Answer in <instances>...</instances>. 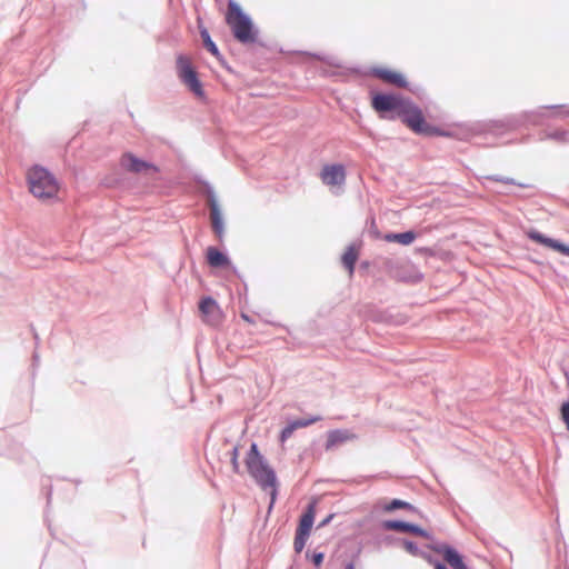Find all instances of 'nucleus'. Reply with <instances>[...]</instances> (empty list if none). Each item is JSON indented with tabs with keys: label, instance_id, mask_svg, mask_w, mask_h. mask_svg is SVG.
Here are the masks:
<instances>
[{
	"label": "nucleus",
	"instance_id": "obj_1",
	"mask_svg": "<svg viewBox=\"0 0 569 569\" xmlns=\"http://www.w3.org/2000/svg\"><path fill=\"white\" fill-rule=\"evenodd\" d=\"M549 118L569 119V104H543L532 110L509 113L500 119L446 122L441 124L439 137L470 142L476 137L502 136L531 126H542Z\"/></svg>",
	"mask_w": 569,
	"mask_h": 569
},
{
	"label": "nucleus",
	"instance_id": "obj_2",
	"mask_svg": "<svg viewBox=\"0 0 569 569\" xmlns=\"http://www.w3.org/2000/svg\"><path fill=\"white\" fill-rule=\"evenodd\" d=\"M372 110L382 120H401L413 133L423 138L440 136L441 124L427 121L423 109L412 98L390 90L369 92Z\"/></svg>",
	"mask_w": 569,
	"mask_h": 569
},
{
	"label": "nucleus",
	"instance_id": "obj_3",
	"mask_svg": "<svg viewBox=\"0 0 569 569\" xmlns=\"http://www.w3.org/2000/svg\"><path fill=\"white\" fill-rule=\"evenodd\" d=\"M241 443L238 441L228 451L231 470L234 475L243 476L244 472L252 481L264 491L268 497V506L263 527H266L280 496L281 482L274 467L270 463L264 453L260 450L258 442L251 441L249 448L244 452L243 465H240Z\"/></svg>",
	"mask_w": 569,
	"mask_h": 569
},
{
	"label": "nucleus",
	"instance_id": "obj_4",
	"mask_svg": "<svg viewBox=\"0 0 569 569\" xmlns=\"http://www.w3.org/2000/svg\"><path fill=\"white\" fill-rule=\"evenodd\" d=\"M218 3L221 0H216ZM229 7L224 14L226 24L229 27L233 39L246 48H262L271 50V46L260 38V29L252 17L244 11L237 0H226Z\"/></svg>",
	"mask_w": 569,
	"mask_h": 569
},
{
	"label": "nucleus",
	"instance_id": "obj_5",
	"mask_svg": "<svg viewBox=\"0 0 569 569\" xmlns=\"http://www.w3.org/2000/svg\"><path fill=\"white\" fill-rule=\"evenodd\" d=\"M60 184L56 174L43 164H32L27 173V186L30 193L42 202H58Z\"/></svg>",
	"mask_w": 569,
	"mask_h": 569
},
{
	"label": "nucleus",
	"instance_id": "obj_6",
	"mask_svg": "<svg viewBox=\"0 0 569 569\" xmlns=\"http://www.w3.org/2000/svg\"><path fill=\"white\" fill-rule=\"evenodd\" d=\"M174 72L179 82L198 102L202 104L210 103L200 73L184 52L176 53Z\"/></svg>",
	"mask_w": 569,
	"mask_h": 569
},
{
	"label": "nucleus",
	"instance_id": "obj_7",
	"mask_svg": "<svg viewBox=\"0 0 569 569\" xmlns=\"http://www.w3.org/2000/svg\"><path fill=\"white\" fill-rule=\"evenodd\" d=\"M379 268L396 282L416 286L425 279V274L409 259L383 257Z\"/></svg>",
	"mask_w": 569,
	"mask_h": 569
},
{
	"label": "nucleus",
	"instance_id": "obj_8",
	"mask_svg": "<svg viewBox=\"0 0 569 569\" xmlns=\"http://www.w3.org/2000/svg\"><path fill=\"white\" fill-rule=\"evenodd\" d=\"M368 73L373 77L380 78L398 88L408 90L418 99H422V96L426 93L425 88L422 86L411 83L408 80L406 73L398 69H393L391 67L383 64H373L369 67Z\"/></svg>",
	"mask_w": 569,
	"mask_h": 569
},
{
	"label": "nucleus",
	"instance_id": "obj_9",
	"mask_svg": "<svg viewBox=\"0 0 569 569\" xmlns=\"http://www.w3.org/2000/svg\"><path fill=\"white\" fill-rule=\"evenodd\" d=\"M347 176V166L338 161L323 163L319 171L322 183L329 187L335 196L345 192Z\"/></svg>",
	"mask_w": 569,
	"mask_h": 569
},
{
	"label": "nucleus",
	"instance_id": "obj_10",
	"mask_svg": "<svg viewBox=\"0 0 569 569\" xmlns=\"http://www.w3.org/2000/svg\"><path fill=\"white\" fill-rule=\"evenodd\" d=\"M198 310L202 322L211 327L221 326L226 319L224 311L218 300L211 295H206L200 298Z\"/></svg>",
	"mask_w": 569,
	"mask_h": 569
},
{
	"label": "nucleus",
	"instance_id": "obj_11",
	"mask_svg": "<svg viewBox=\"0 0 569 569\" xmlns=\"http://www.w3.org/2000/svg\"><path fill=\"white\" fill-rule=\"evenodd\" d=\"M361 315L366 320L378 325L402 326L408 321V316L393 315L388 309H379L373 303H366L361 309Z\"/></svg>",
	"mask_w": 569,
	"mask_h": 569
},
{
	"label": "nucleus",
	"instance_id": "obj_12",
	"mask_svg": "<svg viewBox=\"0 0 569 569\" xmlns=\"http://www.w3.org/2000/svg\"><path fill=\"white\" fill-rule=\"evenodd\" d=\"M380 527L398 531V532H409L412 535H416L418 537L428 539V540H435V535L431 530L422 527L421 525L409 521L401 518H389V519H382L380 520Z\"/></svg>",
	"mask_w": 569,
	"mask_h": 569
},
{
	"label": "nucleus",
	"instance_id": "obj_13",
	"mask_svg": "<svg viewBox=\"0 0 569 569\" xmlns=\"http://www.w3.org/2000/svg\"><path fill=\"white\" fill-rule=\"evenodd\" d=\"M121 166L129 172L156 176L160 173V167L152 160L124 151L121 157Z\"/></svg>",
	"mask_w": 569,
	"mask_h": 569
},
{
	"label": "nucleus",
	"instance_id": "obj_14",
	"mask_svg": "<svg viewBox=\"0 0 569 569\" xmlns=\"http://www.w3.org/2000/svg\"><path fill=\"white\" fill-rule=\"evenodd\" d=\"M222 248H218L216 246H208L206 249V260L209 266L213 268H223L231 271L239 280H242V274L240 273L237 266L232 262L230 254L226 247L221 244Z\"/></svg>",
	"mask_w": 569,
	"mask_h": 569
},
{
	"label": "nucleus",
	"instance_id": "obj_15",
	"mask_svg": "<svg viewBox=\"0 0 569 569\" xmlns=\"http://www.w3.org/2000/svg\"><path fill=\"white\" fill-rule=\"evenodd\" d=\"M321 415H307L303 417H288L286 422L278 432V442L283 445L292 435L301 428H307L316 422L321 421Z\"/></svg>",
	"mask_w": 569,
	"mask_h": 569
},
{
	"label": "nucleus",
	"instance_id": "obj_16",
	"mask_svg": "<svg viewBox=\"0 0 569 569\" xmlns=\"http://www.w3.org/2000/svg\"><path fill=\"white\" fill-rule=\"evenodd\" d=\"M427 548L441 553L445 560L453 569H460L467 563L465 555L457 547L447 541H440L435 538V540H430V543L427 545Z\"/></svg>",
	"mask_w": 569,
	"mask_h": 569
},
{
	"label": "nucleus",
	"instance_id": "obj_17",
	"mask_svg": "<svg viewBox=\"0 0 569 569\" xmlns=\"http://www.w3.org/2000/svg\"><path fill=\"white\" fill-rule=\"evenodd\" d=\"M376 507L380 512L393 513L399 510L417 515L420 519L426 520V515L415 505L400 498H380L376 501Z\"/></svg>",
	"mask_w": 569,
	"mask_h": 569
},
{
	"label": "nucleus",
	"instance_id": "obj_18",
	"mask_svg": "<svg viewBox=\"0 0 569 569\" xmlns=\"http://www.w3.org/2000/svg\"><path fill=\"white\" fill-rule=\"evenodd\" d=\"M325 437L326 451H333L348 442L359 439V436L352 429L347 428L330 429L325 433Z\"/></svg>",
	"mask_w": 569,
	"mask_h": 569
},
{
	"label": "nucleus",
	"instance_id": "obj_19",
	"mask_svg": "<svg viewBox=\"0 0 569 569\" xmlns=\"http://www.w3.org/2000/svg\"><path fill=\"white\" fill-rule=\"evenodd\" d=\"M363 247V240L361 237L355 239L346 246L342 253L340 254V264L346 270L349 277H352L356 272V262L359 258L360 250Z\"/></svg>",
	"mask_w": 569,
	"mask_h": 569
},
{
	"label": "nucleus",
	"instance_id": "obj_20",
	"mask_svg": "<svg viewBox=\"0 0 569 569\" xmlns=\"http://www.w3.org/2000/svg\"><path fill=\"white\" fill-rule=\"evenodd\" d=\"M319 502H320V498L318 496H312L309 499L308 503L306 505V507L299 518L296 530H299L302 532L305 531L306 533L311 535L312 528H313L315 521H316L317 507H318Z\"/></svg>",
	"mask_w": 569,
	"mask_h": 569
},
{
	"label": "nucleus",
	"instance_id": "obj_21",
	"mask_svg": "<svg viewBox=\"0 0 569 569\" xmlns=\"http://www.w3.org/2000/svg\"><path fill=\"white\" fill-rule=\"evenodd\" d=\"M523 234L528 240L552 252H557L559 242L561 240L560 238H555L540 231L536 227L525 228Z\"/></svg>",
	"mask_w": 569,
	"mask_h": 569
},
{
	"label": "nucleus",
	"instance_id": "obj_22",
	"mask_svg": "<svg viewBox=\"0 0 569 569\" xmlns=\"http://www.w3.org/2000/svg\"><path fill=\"white\" fill-rule=\"evenodd\" d=\"M212 214V231L220 244L224 242L226 236V217L221 203L210 206Z\"/></svg>",
	"mask_w": 569,
	"mask_h": 569
},
{
	"label": "nucleus",
	"instance_id": "obj_23",
	"mask_svg": "<svg viewBox=\"0 0 569 569\" xmlns=\"http://www.w3.org/2000/svg\"><path fill=\"white\" fill-rule=\"evenodd\" d=\"M419 237V232L415 229H408L406 231H388L385 232V241L389 243H398L403 247H408L412 244L417 238Z\"/></svg>",
	"mask_w": 569,
	"mask_h": 569
},
{
	"label": "nucleus",
	"instance_id": "obj_24",
	"mask_svg": "<svg viewBox=\"0 0 569 569\" xmlns=\"http://www.w3.org/2000/svg\"><path fill=\"white\" fill-rule=\"evenodd\" d=\"M363 551V542L362 541H353L349 546L346 547L342 553V565H353L357 566L360 563V557Z\"/></svg>",
	"mask_w": 569,
	"mask_h": 569
},
{
	"label": "nucleus",
	"instance_id": "obj_25",
	"mask_svg": "<svg viewBox=\"0 0 569 569\" xmlns=\"http://www.w3.org/2000/svg\"><path fill=\"white\" fill-rule=\"evenodd\" d=\"M199 33L202 39L204 49L217 60H223V54L221 53L218 44L211 38L208 28L204 27L202 23L199 27Z\"/></svg>",
	"mask_w": 569,
	"mask_h": 569
},
{
	"label": "nucleus",
	"instance_id": "obj_26",
	"mask_svg": "<svg viewBox=\"0 0 569 569\" xmlns=\"http://www.w3.org/2000/svg\"><path fill=\"white\" fill-rule=\"evenodd\" d=\"M380 520L381 519H377L372 525L371 527L367 528V532L363 535L366 537L363 545L367 543V545H372L375 546L377 549H380L381 548V538L383 537L385 533H382L381 531L382 530H386L385 528L380 527Z\"/></svg>",
	"mask_w": 569,
	"mask_h": 569
},
{
	"label": "nucleus",
	"instance_id": "obj_27",
	"mask_svg": "<svg viewBox=\"0 0 569 569\" xmlns=\"http://www.w3.org/2000/svg\"><path fill=\"white\" fill-rule=\"evenodd\" d=\"M540 140H552L559 144H568L569 130L561 127L543 130L541 132Z\"/></svg>",
	"mask_w": 569,
	"mask_h": 569
},
{
	"label": "nucleus",
	"instance_id": "obj_28",
	"mask_svg": "<svg viewBox=\"0 0 569 569\" xmlns=\"http://www.w3.org/2000/svg\"><path fill=\"white\" fill-rule=\"evenodd\" d=\"M323 451H326L325 441L322 442L320 439H313L310 445L299 455V459L303 460L307 458H312L313 460H319Z\"/></svg>",
	"mask_w": 569,
	"mask_h": 569
},
{
	"label": "nucleus",
	"instance_id": "obj_29",
	"mask_svg": "<svg viewBox=\"0 0 569 569\" xmlns=\"http://www.w3.org/2000/svg\"><path fill=\"white\" fill-rule=\"evenodd\" d=\"M363 233H366L372 240H376V241L383 240L385 241V233L379 230L377 221H376V216L373 213H370L367 217Z\"/></svg>",
	"mask_w": 569,
	"mask_h": 569
},
{
	"label": "nucleus",
	"instance_id": "obj_30",
	"mask_svg": "<svg viewBox=\"0 0 569 569\" xmlns=\"http://www.w3.org/2000/svg\"><path fill=\"white\" fill-rule=\"evenodd\" d=\"M193 180L204 187L206 192L209 197L210 206L220 203L218 193L213 184L201 174H194Z\"/></svg>",
	"mask_w": 569,
	"mask_h": 569
},
{
	"label": "nucleus",
	"instance_id": "obj_31",
	"mask_svg": "<svg viewBox=\"0 0 569 569\" xmlns=\"http://www.w3.org/2000/svg\"><path fill=\"white\" fill-rule=\"evenodd\" d=\"M380 512L378 508L375 506V508L369 511L365 517L357 520L356 526L360 529H362V535L367 532V528L371 527V525L378 519L377 513Z\"/></svg>",
	"mask_w": 569,
	"mask_h": 569
},
{
	"label": "nucleus",
	"instance_id": "obj_32",
	"mask_svg": "<svg viewBox=\"0 0 569 569\" xmlns=\"http://www.w3.org/2000/svg\"><path fill=\"white\" fill-rule=\"evenodd\" d=\"M326 552L318 549L306 551V559L310 561L316 569H320L325 562Z\"/></svg>",
	"mask_w": 569,
	"mask_h": 569
},
{
	"label": "nucleus",
	"instance_id": "obj_33",
	"mask_svg": "<svg viewBox=\"0 0 569 569\" xmlns=\"http://www.w3.org/2000/svg\"><path fill=\"white\" fill-rule=\"evenodd\" d=\"M383 257H379V258H377L375 260H368V259L361 260L360 263H359V272H360V274L361 276H367L371 268H375L379 272H383V270L379 268V264L381 263V259Z\"/></svg>",
	"mask_w": 569,
	"mask_h": 569
},
{
	"label": "nucleus",
	"instance_id": "obj_34",
	"mask_svg": "<svg viewBox=\"0 0 569 569\" xmlns=\"http://www.w3.org/2000/svg\"><path fill=\"white\" fill-rule=\"evenodd\" d=\"M310 533H306L305 531L296 530L293 538V550L297 555L301 553L305 549L308 539L310 538Z\"/></svg>",
	"mask_w": 569,
	"mask_h": 569
},
{
	"label": "nucleus",
	"instance_id": "obj_35",
	"mask_svg": "<svg viewBox=\"0 0 569 569\" xmlns=\"http://www.w3.org/2000/svg\"><path fill=\"white\" fill-rule=\"evenodd\" d=\"M401 547L406 550V552H408L409 555L417 557V558L420 557V555L422 553V550H423L418 545L417 541L409 539V538L402 539Z\"/></svg>",
	"mask_w": 569,
	"mask_h": 569
},
{
	"label": "nucleus",
	"instance_id": "obj_36",
	"mask_svg": "<svg viewBox=\"0 0 569 569\" xmlns=\"http://www.w3.org/2000/svg\"><path fill=\"white\" fill-rule=\"evenodd\" d=\"M440 503L451 509L452 512H455L456 508L462 509L447 488H443V493L442 497L440 498Z\"/></svg>",
	"mask_w": 569,
	"mask_h": 569
},
{
	"label": "nucleus",
	"instance_id": "obj_37",
	"mask_svg": "<svg viewBox=\"0 0 569 569\" xmlns=\"http://www.w3.org/2000/svg\"><path fill=\"white\" fill-rule=\"evenodd\" d=\"M559 419L565 425L566 430L569 431V397L560 402Z\"/></svg>",
	"mask_w": 569,
	"mask_h": 569
},
{
	"label": "nucleus",
	"instance_id": "obj_38",
	"mask_svg": "<svg viewBox=\"0 0 569 569\" xmlns=\"http://www.w3.org/2000/svg\"><path fill=\"white\" fill-rule=\"evenodd\" d=\"M102 184L108 188L120 189L124 184V179L117 176H106L102 179Z\"/></svg>",
	"mask_w": 569,
	"mask_h": 569
},
{
	"label": "nucleus",
	"instance_id": "obj_39",
	"mask_svg": "<svg viewBox=\"0 0 569 569\" xmlns=\"http://www.w3.org/2000/svg\"><path fill=\"white\" fill-rule=\"evenodd\" d=\"M306 54L308 56H312L321 61H325L327 63H330L335 67H341V63L340 62H337L335 61L333 57L332 56H329L322 51H316V52H312V51H305Z\"/></svg>",
	"mask_w": 569,
	"mask_h": 569
},
{
	"label": "nucleus",
	"instance_id": "obj_40",
	"mask_svg": "<svg viewBox=\"0 0 569 569\" xmlns=\"http://www.w3.org/2000/svg\"><path fill=\"white\" fill-rule=\"evenodd\" d=\"M402 539L403 538L397 537L392 533H385L383 537L381 538V546L382 545L386 547L401 546Z\"/></svg>",
	"mask_w": 569,
	"mask_h": 569
},
{
	"label": "nucleus",
	"instance_id": "obj_41",
	"mask_svg": "<svg viewBox=\"0 0 569 569\" xmlns=\"http://www.w3.org/2000/svg\"><path fill=\"white\" fill-rule=\"evenodd\" d=\"M42 493L46 497V501H47V508L50 507L51 505V500H52V495H53V486L52 483L50 482V479H47V482H44L42 480Z\"/></svg>",
	"mask_w": 569,
	"mask_h": 569
},
{
	"label": "nucleus",
	"instance_id": "obj_42",
	"mask_svg": "<svg viewBox=\"0 0 569 569\" xmlns=\"http://www.w3.org/2000/svg\"><path fill=\"white\" fill-rule=\"evenodd\" d=\"M241 281V288L238 289V297L240 303H248V284L246 280L242 278Z\"/></svg>",
	"mask_w": 569,
	"mask_h": 569
},
{
	"label": "nucleus",
	"instance_id": "obj_43",
	"mask_svg": "<svg viewBox=\"0 0 569 569\" xmlns=\"http://www.w3.org/2000/svg\"><path fill=\"white\" fill-rule=\"evenodd\" d=\"M502 183H505V184H512V186H517V187H519V188H523V189H531V188H533V187H535V186H533V184H531V183L520 182V181L516 180L515 178L506 177V176H503Z\"/></svg>",
	"mask_w": 569,
	"mask_h": 569
},
{
	"label": "nucleus",
	"instance_id": "obj_44",
	"mask_svg": "<svg viewBox=\"0 0 569 569\" xmlns=\"http://www.w3.org/2000/svg\"><path fill=\"white\" fill-rule=\"evenodd\" d=\"M527 260L532 262V263H535V264H538V266H545L546 268L551 270L556 276H559V273L556 270V268L551 263H549V262L545 263L542 260L538 259L537 257H532V256H528Z\"/></svg>",
	"mask_w": 569,
	"mask_h": 569
},
{
	"label": "nucleus",
	"instance_id": "obj_45",
	"mask_svg": "<svg viewBox=\"0 0 569 569\" xmlns=\"http://www.w3.org/2000/svg\"><path fill=\"white\" fill-rule=\"evenodd\" d=\"M416 253L421 254L423 257H435L436 251L432 247H416Z\"/></svg>",
	"mask_w": 569,
	"mask_h": 569
},
{
	"label": "nucleus",
	"instance_id": "obj_46",
	"mask_svg": "<svg viewBox=\"0 0 569 569\" xmlns=\"http://www.w3.org/2000/svg\"><path fill=\"white\" fill-rule=\"evenodd\" d=\"M421 559L426 560L429 565L431 566H436L437 565V561H440L438 558H436L432 553L426 551V550H422V553L420 555Z\"/></svg>",
	"mask_w": 569,
	"mask_h": 569
},
{
	"label": "nucleus",
	"instance_id": "obj_47",
	"mask_svg": "<svg viewBox=\"0 0 569 569\" xmlns=\"http://www.w3.org/2000/svg\"><path fill=\"white\" fill-rule=\"evenodd\" d=\"M557 253L569 258V243L561 239L557 249Z\"/></svg>",
	"mask_w": 569,
	"mask_h": 569
},
{
	"label": "nucleus",
	"instance_id": "obj_48",
	"mask_svg": "<svg viewBox=\"0 0 569 569\" xmlns=\"http://www.w3.org/2000/svg\"><path fill=\"white\" fill-rule=\"evenodd\" d=\"M335 517H336L335 512L327 515L323 519H321L319 521V523L317 525V529L327 527L333 520Z\"/></svg>",
	"mask_w": 569,
	"mask_h": 569
},
{
	"label": "nucleus",
	"instance_id": "obj_49",
	"mask_svg": "<svg viewBox=\"0 0 569 569\" xmlns=\"http://www.w3.org/2000/svg\"><path fill=\"white\" fill-rule=\"evenodd\" d=\"M39 359H40L39 353L37 351H33V353H32V363H31V369H32V371H31V379L32 380L34 379V376H36V368H37V366L39 363Z\"/></svg>",
	"mask_w": 569,
	"mask_h": 569
},
{
	"label": "nucleus",
	"instance_id": "obj_50",
	"mask_svg": "<svg viewBox=\"0 0 569 569\" xmlns=\"http://www.w3.org/2000/svg\"><path fill=\"white\" fill-rule=\"evenodd\" d=\"M481 179L502 183L503 176H501V174H489V176L481 177Z\"/></svg>",
	"mask_w": 569,
	"mask_h": 569
},
{
	"label": "nucleus",
	"instance_id": "obj_51",
	"mask_svg": "<svg viewBox=\"0 0 569 569\" xmlns=\"http://www.w3.org/2000/svg\"><path fill=\"white\" fill-rule=\"evenodd\" d=\"M560 370H561L563 377L566 378V386L569 389V367L563 365V363H561L560 365Z\"/></svg>",
	"mask_w": 569,
	"mask_h": 569
},
{
	"label": "nucleus",
	"instance_id": "obj_52",
	"mask_svg": "<svg viewBox=\"0 0 569 569\" xmlns=\"http://www.w3.org/2000/svg\"><path fill=\"white\" fill-rule=\"evenodd\" d=\"M220 66L223 67L228 72L236 74V70L228 63L226 58L223 57V60H218Z\"/></svg>",
	"mask_w": 569,
	"mask_h": 569
},
{
	"label": "nucleus",
	"instance_id": "obj_53",
	"mask_svg": "<svg viewBox=\"0 0 569 569\" xmlns=\"http://www.w3.org/2000/svg\"><path fill=\"white\" fill-rule=\"evenodd\" d=\"M240 318H241L243 321H246L247 323H249V325H254V323H256V321H254L253 317H251V316H250V315H248L247 312H243V311H242V312L240 313Z\"/></svg>",
	"mask_w": 569,
	"mask_h": 569
},
{
	"label": "nucleus",
	"instance_id": "obj_54",
	"mask_svg": "<svg viewBox=\"0 0 569 569\" xmlns=\"http://www.w3.org/2000/svg\"><path fill=\"white\" fill-rule=\"evenodd\" d=\"M552 198H555L561 206H563L565 208L569 209V200L568 199L561 198V197H558V196H555V194H552Z\"/></svg>",
	"mask_w": 569,
	"mask_h": 569
},
{
	"label": "nucleus",
	"instance_id": "obj_55",
	"mask_svg": "<svg viewBox=\"0 0 569 569\" xmlns=\"http://www.w3.org/2000/svg\"><path fill=\"white\" fill-rule=\"evenodd\" d=\"M433 569H448L447 565L443 561H437V565L433 567Z\"/></svg>",
	"mask_w": 569,
	"mask_h": 569
},
{
	"label": "nucleus",
	"instance_id": "obj_56",
	"mask_svg": "<svg viewBox=\"0 0 569 569\" xmlns=\"http://www.w3.org/2000/svg\"><path fill=\"white\" fill-rule=\"evenodd\" d=\"M31 331H32V333H33V337H34V339H36V342L38 343V342H39V336H38V333L36 332V330H34V328H33V326H32V325H31Z\"/></svg>",
	"mask_w": 569,
	"mask_h": 569
},
{
	"label": "nucleus",
	"instance_id": "obj_57",
	"mask_svg": "<svg viewBox=\"0 0 569 569\" xmlns=\"http://www.w3.org/2000/svg\"><path fill=\"white\" fill-rule=\"evenodd\" d=\"M342 569H357L353 565H342Z\"/></svg>",
	"mask_w": 569,
	"mask_h": 569
},
{
	"label": "nucleus",
	"instance_id": "obj_58",
	"mask_svg": "<svg viewBox=\"0 0 569 569\" xmlns=\"http://www.w3.org/2000/svg\"><path fill=\"white\" fill-rule=\"evenodd\" d=\"M270 323H271V325H273V326H278L276 322H270ZM280 326H281L282 328H284V330H286L289 335H291V332H290V330H289V328H288V327L282 326V325H280Z\"/></svg>",
	"mask_w": 569,
	"mask_h": 569
},
{
	"label": "nucleus",
	"instance_id": "obj_59",
	"mask_svg": "<svg viewBox=\"0 0 569 569\" xmlns=\"http://www.w3.org/2000/svg\"><path fill=\"white\" fill-rule=\"evenodd\" d=\"M352 70L355 72H360L361 71V67L360 66H355V67H352Z\"/></svg>",
	"mask_w": 569,
	"mask_h": 569
},
{
	"label": "nucleus",
	"instance_id": "obj_60",
	"mask_svg": "<svg viewBox=\"0 0 569 569\" xmlns=\"http://www.w3.org/2000/svg\"><path fill=\"white\" fill-rule=\"evenodd\" d=\"M191 266H192V270H193V272H197V271H196V262H194V260H192V261H191Z\"/></svg>",
	"mask_w": 569,
	"mask_h": 569
},
{
	"label": "nucleus",
	"instance_id": "obj_61",
	"mask_svg": "<svg viewBox=\"0 0 569 569\" xmlns=\"http://www.w3.org/2000/svg\"><path fill=\"white\" fill-rule=\"evenodd\" d=\"M460 569H472L471 567L468 566V563H466L465 566H462Z\"/></svg>",
	"mask_w": 569,
	"mask_h": 569
},
{
	"label": "nucleus",
	"instance_id": "obj_62",
	"mask_svg": "<svg viewBox=\"0 0 569 569\" xmlns=\"http://www.w3.org/2000/svg\"><path fill=\"white\" fill-rule=\"evenodd\" d=\"M77 486L81 483V480L80 479H74L72 480Z\"/></svg>",
	"mask_w": 569,
	"mask_h": 569
},
{
	"label": "nucleus",
	"instance_id": "obj_63",
	"mask_svg": "<svg viewBox=\"0 0 569 569\" xmlns=\"http://www.w3.org/2000/svg\"><path fill=\"white\" fill-rule=\"evenodd\" d=\"M223 442H224V443H231V440H230L229 438H224V439H223Z\"/></svg>",
	"mask_w": 569,
	"mask_h": 569
},
{
	"label": "nucleus",
	"instance_id": "obj_64",
	"mask_svg": "<svg viewBox=\"0 0 569 569\" xmlns=\"http://www.w3.org/2000/svg\"><path fill=\"white\" fill-rule=\"evenodd\" d=\"M246 432H247V429H243L241 432V438L246 435Z\"/></svg>",
	"mask_w": 569,
	"mask_h": 569
}]
</instances>
